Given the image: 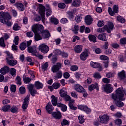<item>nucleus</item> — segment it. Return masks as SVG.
<instances>
[{"label":"nucleus","instance_id":"7","mask_svg":"<svg viewBox=\"0 0 126 126\" xmlns=\"http://www.w3.org/2000/svg\"><path fill=\"white\" fill-rule=\"evenodd\" d=\"M39 50L41 52V53H43V54H47V53L50 51V48L47 44L43 43L39 45Z\"/></svg>","mask_w":126,"mask_h":126},{"label":"nucleus","instance_id":"16","mask_svg":"<svg viewBox=\"0 0 126 126\" xmlns=\"http://www.w3.org/2000/svg\"><path fill=\"white\" fill-rule=\"evenodd\" d=\"M28 88L32 96H35V94H37V91L33 89V88H34V86H33V85H29L28 86Z\"/></svg>","mask_w":126,"mask_h":126},{"label":"nucleus","instance_id":"29","mask_svg":"<svg viewBox=\"0 0 126 126\" xmlns=\"http://www.w3.org/2000/svg\"><path fill=\"white\" fill-rule=\"evenodd\" d=\"M51 102L53 106H57V104H58V97L53 95L51 96Z\"/></svg>","mask_w":126,"mask_h":126},{"label":"nucleus","instance_id":"4","mask_svg":"<svg viewBox=\"0 0 126 126\" xmlns=\"http://www.w3.org/2000/svg\"><path fill=\"white\" fill-rule=\"evenodd\" d=\"M7 19H11V17L8 13L0 12V21L1 23H6Z\"/></svg>","mask_w":126,"mask_h":126},{"label":"nucleus","instance_id":"14","mask_svg":"<svg viewBox=\"0 0 126 126\" xmlns=\"http://www.w3.org/2000/svg\"><path fill=\"white\" fill-rule=\"evenodd\" d=\"M29 98H30V94H29L25 97L24 100V102L22 105V108L23 110H26L28 108V103H29Z\"/></svg>","mask_w":126,"mask_h":126},{"label":"nucleus","instance_id":"13","mask_svg":"<svg viewBox=\"0 0 126 126\" xmlns=\"http://www.w3.org/2000/svg\"><path fill=\"white\" fill-rule=\"evenodd\" d=\"M88 56H89V51L86 50L80 54V59L81 61H86Z\"/></svg>","mask_w":126,"mask_h":126},{"label":"nucleus","instance_id":"61","mask_svg":"<svg viewBox=\"0 0 126 126\" xmlns=\"http://www.w3.org/2000/svg\"><path fill=\"white\" fill-rule=\"evenodd\" d=\"M58 7L59 8H61L62 9H63V8H65V4L64 3H59L58 4Z\"/></svg>","mask_w":126,"mask_h":126},{"label":"nucleus","instance_id":"52","mask_svg":"<svg viewBox=\"0 0 126 126\" xmlns=\"http://www.w3.org/2000/svg\"><path fill=\"white\" fill-rule=\"evenodd\" d=\"M26 47H27V45H26V43H21L20 49L22 51H24L25 49H26Z\"/></svg>","mask_w":126,"mask_h":126},{"label":"nucleus","instance_id":"53","mask_svg":"<svg viewBox=\"0 0 126 126\" xmlns=\"http://www.w3.org/2000/svg\"><path fill=\"white\" fill-rule=\"evenodd\" d=\"M0 46L3 48L5 47V44L4 43V39H3V37H1L0 38Z\"/></svg>","mask_w":126,"mask_h":126},{"label":"nucleus","instance_id":"31","mask_svg":"<svg viewBox=\"0 0 126 126\" xmlns=\"http://www.w3.org/2000/svg\"><path fill=\"white\" fill-rule=\"evenodd\" d=\"M34 85L36 89H42L43 86V84H42L41 82L39 81H36L35 82Z\"/></svg>","mask_w":126,"mask_h":126},{"label":"nucleus","instance_id":"37","mask_svg":"<svg viewBox=\"0 0 126 126\" xmlns=\"http://www.w3.org/2000/svg\"><path fill=\"white\" fill-rule=\"evenodd\" d=\"M62 76L63 73L62 72V71H60L56 74V76L54 77V79H55L56 80H58V79L62 78Z\"/></svg>","mask_w":126,"mask_h":126},{"label":"nucleus","instance_id":"21","mask_svg":"<svg viewBox=\"0 0 126 126\" xmlns=\"http://www.w3.org/2000/svg\"><path fill=\"white\" fill-rule=\"evenodd\" d=\"M6 63L9 64V65L14 66V65H16V64H17V60L15 59H10L7 60Z\"/></svg>","mask_w":126,"mask_h":126},{"label":"nucleus","instance_id":"62","mask_svg":"<svg viewBox=\"0 0 126 126\" xmlns=\"http://www.w3.org/2000/svg\"><path fill=\"white\" fill-rule=\"evenodd\" d=\"M48 66H49L48 63H45L42 65V68L44 71H45L46 70V69L48 68Z\"/></svg>","mask_w":126,"mask_h":126},{"label":"nucleus","instance_id":"48","mask_svg":"<svg viewBox=\"0 0 126 126\" xmlns=\"http://www.w3.org/2000/svg\"><path fill=\"white\" fill-rule=\"evenodd\" d=\"M115 104L117 107H120V108H122V107H124V102L121 101L120 100L119 101H116L115 102Z\"/></svg>","mask_w":126,"mask_h":126},{"label":"nucleus","instance_id":"34","mask_svg":"<svg viewBox=\"0 0 126 126\" xmlns=\"http://www.w3.org/2000/svg\"><path fill=\"white\" fill-rule=\"evenodd\" d=\"M71 30L75 34H77V33H78V31L79 30V26L76 25L72 28Z\"/></svg>","mask_w":126,"mask_h":126},{"label":"nucleus","instance_id":"18","mask_svg":"<svg viewBox=\"0 0 126 126\" xmlns=\"http://www.w3.org/2000/svg\"><path fill=\"white\" fill-rule=\"evenodd\" d=\"M29 53H31L32 55L35 56L37 53V48L35 46L28 47Z\"/></svg>","mask_w":126,"mask_h":126},{"label":"nucleus","instance_id":"12","mask_svg":"<svg viewBox=\"0 0 126 126\" xmlns=\"http://www.w3.org/2000/svg\"><path fill=\"white\" fill-rule=\"evenodd\" d=\"M90 66L91 67H93V68H99V71H101L102 70V66L101 65V63L97 62H94L91 61L90 63Z\"/></svg>","mask_w":126,"mask_h":126},{"label":"nucleus","instance_id":"35","mask_svg":"<svg viewBox=\"0 0 126 126\" xmlns=\"http://www.w3.org/2000/svg\"><path fill=\"white\" fill-rule=\"evenodd\" d=\"M118 77L120 79H124L126 77V75L125 74V71L123 70L121 72L118 73Z\"/></svg>","mask_w":126,"mask_h":126},{"label":"nucleus","instance_id":"22","mask_svg":"<svg viewBox=\"0 0 126 126\" xmlns=\"http://www.w3.org/2000/svg\"><path fill=\"white\" fill-rule=\"evenodd\" d=\"M85 21L87 25H90L91 23H92V21H93V19L92 17L90 15H87L85 18Z\"/></svg>","mask_w":126,"mask_h":126},{"label":"nucleus","instance_id":"19","mask_svg":"<svg viewBox=\"0 0 126 126\" xmlns=\"http://www.w3.org/2000/svg\"><path fill=\"white\" fill-rule=\"evenodd\" d=\"M54 106L52 105L51 102H49L46 106V110L49 114H51L52 111L54 110Z\"/></svg>","mask_w":126,"mask_h":126},{"label":"nucleus","instance_id":"2","mask_svg":"<svg viewBox=\"0 0 126 126\" xmlns=\"http://www.w3.org/2000/svg\"><path fill=\"white\" fill-rule=\"evenodd\" d=\"M115 93L112 94L113 100H118V99L120 101L126 100V90L125 89L121 87L116 90Z\"/></svg>","mask_w":126,"mask_h":126},{"label":"nucleus","instance_id":"15","mask_svg":"<svg viewBox=\"0 0 126 126\" xmlns=\"http://www.w3.org/2000/svg\"><path fill=\"white\" fill-rule=\"evenodd\" d=\"M89 91H93L94 89L99 90V84L97 83H95L94 84H92L88 86Z\"/></svg>","mask_w":126,"mask_h":126},{"label":"nucleus","instance_id":"45","mask_svg":"<svg viewBox=\"0 0 126 126\" xmlns=\"http://www.w3.org/2000/svg\"><path fill=\"white\" fill-rule=\"evenodd\" d=\"M117 19L118 21H119V22H121V23H125V22H126V20L125 18L121 16H117Z\"/></svg>","mask_w":126,"mask_h":126},{"label":"nucleus","instance_id":"64","mask_svg":"<svg viewBox=\"0 0 126 126\" xmlns=\"http://www.w3.org/2000/svg\"><path fill=\"white\" fill-rule=\"evenodd\" d=\"M120 43L122 45H126V38H123L120 39Z\"/></svg>","mask_w":126,"mask_h":126},{"label":"nucleus","instance_id":"36","mask_svg":"<svg viewBox=\"0 0 126 126\" xmlns=\"http://www.w3.org/2000/svg\"><path fill=\"white\" fill-rule=\"evenodd\" d=\"M73 6L78 7L80 5V0H74L72 2Z\"/></svg>","mask_w":126,"mask_h":126},{"label":"nucleus","instance_id":"49","mask_svg":"<svg viewBox=\"0 0 126 126\" xmlns=\"http://www.w3.org/2000/svg\"><path fill=\"white\" fill-rule=\"evenodd\" d=\"M78 119L80 122V124H83L85 122L84 116L83 115H80L78 117Z\"/></svg>","mask_w":126,"mask_h":126},{"label":"nucleus","instance_id":"11","mask_svg":"<svg viewBox=\"0 0 126 126\" xmlns=\"http://www.w3.org/2000/svg\"><path fill=\"white\" fill-rule=\"evenodd\" d=\"M74 89L76 92H78V93H82L85 91V89L83 88L82 86L78 84L74 85Z\"/></svg>","mask_w":126,"mask_h":126},{"label":"nucleus","instance_id":"58","mask_svg":"<svg viewBox=\"0 0 126 126\" xmlns=\"http://www.w3.org/2000/svg\"><path fill=\"white\" fill-rule=\"evenodd\" d=\"M105 25V22L103 21L99 20L97 22V26L98 27H102Z\"/></svg>","mask_w":126,"mask_h":126},{"label":"nucleus","instance_id":"43","mask_svg":"<svg viewBox=\"0 0 126 126\" xmlns=\"http://www.w3.org/2000/svg\"><path fill=\"white\" fill-rule=\"evenodd\" d=\"M10 74L12 76H15L16 75V69L14 68H11L10 70Z\"/></svg>","mask_w":126,"mask_h":126},{"label":"nucleus","instance_id":"1","mask_svg":"<svg viewBox=\"0 0 126 126\" xmlns=\"http://www.w3.org/2000/svg\"><path fill=\"white\" fill-rule=\"evenodd\" d=\"M32 31L34 33V40L35 41L42 40L43 38L47 39L50 38V36H51L49 31H44V26L42 25H33L32 27Z\"/></svg>","mask_w":126,"mask_h":126},{"label":"nucleus","instance_id":"32","mask_svg":"<svg viewBox=\"0 0 126 126\" xmlns=\"http://www.w3.org/2000/svg\"><path fill=\"white\" fill-rule=\"evenodd\" d=\"M98 38L99 39V40H101V41H106L108 40V39H107V36H106V34H99L98 36Z\"/></svg>","mask_w":126,"mask_h":126},{"label":"nucleus","instance_id":"17","mask_svg":"<svg viewBox=\"0 0 126 126\" xmlns=\"http://www.w3.org/2000/svg\"><path fill=\"white\" fill-rule=\"evenodd\" d=\"M62 67V64L60 63H57V64L54 65L52 67V71L54 73L57 72V71H59L60 68Z\"/></svg>","mask_w":126,"mask_h":126},{"label":"nucleus","instance_id":"57","mask_svg":"<svg viewBox=\"0 0 126 126\" xmlns=\"http://www.w3.org/2000/svg\"><path fill=\"white\" fill-rule=\"evenodd\" d=\"M16 81L17 82V84H19V85H21V77L20 76H17L16 78Z\"/></svg>","mask_w":126,"mask_h":126},{"label":"nucleus","instance_id":"27","mask_svg":"<svg viewBox=\"0 0 126 126\" xmlns=\"http://www.w3.org/2000/svg\"><path fill=\"white\" fill-rule=\"evenodd\" d=\"M6 54V61H9V60H11V59H13V56L11 53H10L9 51H6L4 52Z\"/></svg>","mask_w":126,"mask_h":126},{"label":"nucleus","instance_id":"33","mask_svg":"<svg viewBox=\"0 0 126 126\" xmlns=\"http://www.w3.org/2000/svg\"><path fill=\"white\" fill-rule=\"evenodd\" d=\"M75 77L78 80H80V79H82L83 78V75L78 72H76L74 73Z\"/></svg>","mask_w":126,"mask_h":126},{"label":"nucleus","instance_id":"5","mask_svg":"<svg viewBox=\"0 0 126 126\" xmlns=\"http://www.w3.org/2000/svg\"><path fill=\"white\" fill-rule=\"evenodd\" d=\"M99 119L98 122L100 123V124H104L106 125L108 124L109 121H110V116L107 114L100 115L99 116Z\"/></svg>","mask_w":126,"mask_h":126},{"label":"nucleus","instance_id":"50","mask_svg":"<svg viewBox=\"0 0 126 126\" xmlns=\"http://www.w3.org/2000/svg\"><path fill=\"white\" fill-rule=\"evenodd\" d=\"M81 20H82V16L78 15L76 16L75 18V21L76 22L79 23L81 22Z\"/></svg>","mask_w":126,"mask_h":126},{"label":"nucleus","instance_id":"3","mask_svg":"<svg viewBox=\"0 0 126 126\" xmlns=\"http://www.w3.org/2000/svg\"><path fill=\"white\" fill-rule=\"evenodd\" d=\"M114 28V24L111 22H109L107 25L104 26L103 28H99L97 30V32L98 33H103L105 31H107L108 33H111V31L113 30Z\"/></svg>","mask_w":126,"mask_h":126},{"label":"nucleus","instance_id":"47","mask_svg":"<svg viewBox=\"0 0 126 126\" xmlns=\"http://www.w3.org/2000/svg\"><path fill=\"white\" fill-rule=\"evenodd\" d=\"M115 75H116V73H115V72H109L106 74V77H108V78H111V77H114Z\"/></svg>","mask_w":126,"mask_h":126},{"label":"nucleus","instance_id":"23","mask_svg":"<svg viewBox=\"0 0 126 126\" xmlns=\"http://www.w3.org/2000/svg\"><path fill=\"white\" fill-rule=\"evenodd\" d=\"M9 71V67L7 66H4L0 69V73L1 74H6Z\"/></svg>","mask_w":126,"mask_h":126},{"label":"nucleus","instance_id":"63","mask_svg":"<svg viewBox=\"0 0 126 126\" xmlns=\"http://www.w3.org/2000/svg\"><path fill=\"white\" fill-rule=\"evenodd\" d=\"M13 29L15 31H17V30H19L20 29V27L18 26V24H15L13 26Z\"/></svg>","mask_w":126,"mask_h":126},{"label":"nucleus","instance_id":"6","mask_svg":"<svg viewBox=\"0 0 126 126\" xmlns=\"http://www.w3.org/2000/svg\"><path fill=\"white\" fill-rule=\"evenodd\" d=\"M113 11L111 7H109L108 9V13L111 16H114V15H115V13H118V12H119V6L117 5H114L113 6Z\"/></svg>","mask_w":126,"mask_h":126},{"label":"nucleus","instance_id":"28","mask_svg":"<svg viewBox=\"0 0 126 126\" xmlns=\"http://www.w3.org/2000/svg\"><path fill=\"white\" fill-rule=\"evenodd\" d=\"M69 18L72 19L74 17V14H76V9H74L72 11L67 12Z\"/></svg>","mask_w":126,"mask_h":126},{"label":"nucleus","instance_id":"24","mask_svg":"<svg viewBox=\"0 0 126 126\" xmlns=\"http://www.w3.org/2000/svg\"><path fill=\"white\" fill-rule=\"evenodd\" d=\"M82 48H83V46L81 45H76L74 50L75 53L79 54L82 52Z\"/></svg>","mask_w":126,"mask_h":126},{"label":"nucleus","instance_id":"39","mask_svg":"<svg viewBox=\"0 0 126 126\" xmlns=\"http://www.w3.org/2000/svg\"><path fill=\"white\" fill-rule=\"evenodd\" d=\"M93 77L95 78V79H101V78H102V76H101L99 73L95 72L93 74Z\"/></svg>","mask_w":126,"mask_h":126},{"label":"nucleus","instance_id":"9","mask_svg":"<svg viewBox=\"0 0 126 126\" xmlns=\"http://www.w3.org/2000/svg\"><path fill=\"white\" fill-rule=\"evenodd\" d=\"M78 108L79 110L84 111V112H85L86 114H90V113H91V109H90V108H88V107L85 105H78Z\"/></svg>","mask_w":126,"mask_h":126},{"label":"nucleus","instance_id":"59","mask_svg":"<svg viewBox=\"0 0 126 126\" xmlns=\"http://www.w3.org/2000/svg\"><path fill=\"white\" fill-rule=\"evenodd\" d=\"M46 16L48 17L50 16L52 14V10H51V8H48L46 9Z\"/></svg>","mask_w":126,"mask_h":126},{"label":"nucleus","instance_id":"42","mask_svg":"<svg viewBox=\"0 0 126 126\" xmlns=\"http://www.w3.org/2000/svg\"><path fill=\"white\" fill-rule=\"evenodd\" d=\"M10 111L11 113H17L18 112V108L17 106H13L10 108Z\"/></svg>","mask_w":126,"mask_h":126},{"label":"nucleus","instance_id":"56","mask_svg":"<svg viewBox=\"0 0 126 126\" xmlns=\"http://www.w3.org/2000/svg\"><path fill=\"white\" fill-rule=\"evenodd\" d=\"M60 22L61 23H62V24H65L66 23H68V20L66 18H63L61 19Z\"/></svg>","mask_w":126,"mask_h":126},{"label":"nucleus","instance_id":"30","mask_svg":"<svg viewBox=\"0 0 126 126\" xmlns=\"http://www.w3.org/2000/svg\"><path fill=\"white\" fill-rule=\"evenodd\" d=\"M15 6H16L17 8H18V9L21 11H23V10L25 9L24 5H23V4L21 3H17L15 4Z\"/></svg>","mask_w":126,"mask_h":126},{"label":"nucleus","instance_id":"20","mask_svg":"<svg viewBox=\"0 0 126 126\" xmlns=\"http://www.w3.org/2000/svg\"><path fill=\"white\" fill-rule=\"evenodd\" d=\"M75 102V100H74V99H71L69 101V103L68 105L71 110H77V107L74 105Z\"/></svg>","mask_w":126,"mask_h":126},{"label":"nucleus","instance_id":"60","mask_svg":"<svg viewBox=\"0 0 126 126\" xmlns=\"http://www.w3.org/2000/svg\"><path fill=\"white\" fill-rule=\"evenodd\" d=\"M19 91L21 94H24L26 92V90L24 87H21L19 89Z\"/></svg>","mask_w":126,"mask_h":126},{"label":"nucleus","instance_id":"8","mask_svg":"<svg viewBox=\"0 0 126 126\" xmlns=\"http://www.w3.org/2000/svg\"><path fill=\"white\" fill-rule=\"evenodd\" d=\"M45 6L43 5H40L39 13L41 16V19L43 23H46V19L45 18Z\"/></svg>","mask_w":126,"mask_h":126},{"label":"nucleus","instance_id":"10","mask_svg":"<svg viewBox=\"0 0 126 126\" xmlns=\"http://www.w3.org/2000/svg\"><path fill=\"white\" fill-rule=\"evenodd\" d=\"M103 88L104 91L106 93H111L114 90L113 86L110 84H106L105 86H103Z\"/></svg>","mask_w":126,"mask_h":126},{"label":"nucleus","instance_id":"54","mask_svg":"<svg viewBox=\"0 0 126 126\" xmlns=\"http://www.w3.org/2000/svg\"><path fill=\"white\" fill-rule=\"evenodd\" d=\"M52 86L54 89H58V88L61 87V84L60 83H55L53 84Z\"/></svg>","mask_w":126,"mask_h":126},{"label":"nucleus","instance_id":"26","mask_svg":"<svg viewBox=\"0 0 126 126\" xmlns=\"http://www.w3.org/2000/svg\"><path fill=\"white\" fill-rule=\"evenodd\" d=\"M52 117L55 118V119H58L59 120L62 118V114H61V112L57 111V112H54L52 113Z\"/></svg>","mask_w":126,"mask_h":126},{"label":"nucleus","instance_id":"55","mask_svg":"<svg viewBox=\"0 0 126 126\" xmlns=\"http://www.w3.org/2000/svg\"><path fill=\"white\" fill-rule=\"evenodd\" d=\"M71 96L75 99H78V95L75 92H72L71 93Z\"/></svg>","mask_w":126,"mask_h":126},{"label":"nucleus","instance_id":"25","mask_svg":"<svg viewBox=\"0 0 126 126\" xmlns=\"http://www.w3.org/2000/svg\"><path fill=\"white\" fill-rule=\"evenodd\" d=\"M57 107L61 108L62 112H66V111H67V106L63 103H58Z\"/></svg>","mask_w":126,"mask_h":126},{"label":"nucleus","instance_id":"38","mask_svg":"<svg viewBox=\"0 0 126 126\" xmlns=\"http://www.w3.org/2000/svg\"><path fill=\"white\" fill-rule=\"evenodd\" d=\"M2 110L3 112H9L10 111V105H7L3 106Z\"/></svg>","mask_w":126,"mask_h":126},{"label":"nucleus","instance_id":"44","mask_svg":"<svg viewBox=\"0 0 126 126\" xmlns=\"http://www.w3.org/2000/svg\"><path fill=\"white\" fill-rule=\"evenodd\" d=\"M89 39L90 41H91L92 42H94V43H95L96 42V38L95 35H89Z\"/></svg>","mask_w":126,"mask_h":126},{"label":"nucleus","instance_id":"46","mask_svg":"<svg viewBox=\"0 0 126 126\" xmlns=\"http://www.w3.org/2000/svg\"><path fill=\"white\" fill-rule=\"evenodd\" d=\"M62 51L60 49H56L54 50L53 54L55 56H61L62 55Z\"/></svg>","mask_w":126,"mask_h":126},{"label":"nucleus","instance_id":"51","mask_svg":"<svg viewBox=\"0 0 126 126\" xmlns=\"http://www.w3.org/2000/svg\"><path fill=\"white\" fill-rule=\"evenodd\" d=\"M70 69L71 71H76L78 69V66L77 65H73L70 67Z\"/></svg>","mask_w":126,"mask_h":126},{"label":"nucleus","instance_id":"41","mask_svg":"<svg viewBox=\"0 0 126 126\" xmlns=\"http://www.w3.org/2000/svg\"><path fill=\"white\" fill-rule=\"evenodd\" d=\"M60 94L62 97H65L67 95V92L62 89L60 90Z\"/></svg>","mask_w":126,"mask_h":126},{"label":"nucleus","instance_id":"40","mask_svg":"<svg viewBox=\"0 0 126 126\" xmlns=\"http://www.w3.org/2000/svg\"><path fill=\"white\" fill-rule=\"evenodd\" d=\"M50 21L51 22V23H53L56 25H57V24H59V20H58L56 18H50Z\"/></svg>","mask_w":126,"mask_h":126}]
</instances>
